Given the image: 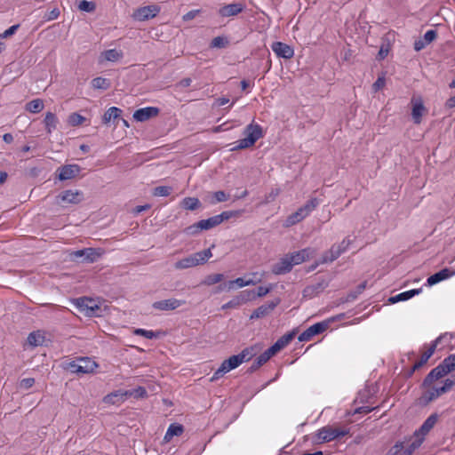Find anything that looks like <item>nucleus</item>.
Wrapping results in <instances>:
<instances>
[{
	"label": "nucleus",
	"mask_w": 455,
	"mask_h": 455,
	"mask_svg": "<svg viewBox=\"0 0 455 455\" xmlns=\"http://www.w3.org/2000/svg\"><path fill=\"white\" fill-rule=\"evenodd\" d=\"M182 208L194 211L196 210L200 205V201L196 197H185L180 203Z\"/></svg>",
	"instance_id": "obj_35"
},
{
	"label": "nucleus",
	"mask_w": 455,
	"mask_h": 455,
	"mask_svg": "<svg viewBox=\"0 0 455 455\" xmlns=\"http://www.w3.org/2000/svg\"><path fill=\"white\" fill-rule=\"evenodd\" d=\"M159 109L155 107H147L136 110L133 113V118L138 122H145L149 118L157 116Z\"/></svg>",
	"instance_id": "obj_19"
},
{
	"label": "nucleus",
	"mask_w": 455,
	"mask_h": 455,
	"mask_svg": "<svg viewBox=\"0 0 455 455\" xmlns=\"http://www.w3.org/2000/svg\"><path fill=\"white\" fill-rule=\"evenodd\" d=\"M44 123L48 132H52V130L57 126L58 119L53 113L48 112L45 116Z\"/></svg>",
	"instance_id": "obj_38"
},
{
	"label": "nucleus",
	"mask_w": 455,
	"mask_h": 455,
	"mask_svg": "<svg viewBox=\"0 0 455 455\" xmlns=\"http://www.w3.org/2000/svg\"><path fill=\"white\" fill-rule=\"evenodd\" d=\"M44 339V333L41 331H32L28 336V343L32 347H38L43 345Z\"/></svg>",
	"instance_id": "obj_29"
},
{
	"label": "nucleus",
	"mask_w": 455,
	"mask_h": 455,
	"mask_svg": "<svg viewBox=\"0 0 455 455\" xmlns=\"http://www.w3.org/2000/svg\"><path fill=\"white\" fill-rule=\"evenodd\" d=\"M35 384V379L26 378L20 380V387L22 389H28Z\"/></svg>",
	"instance_id": "obj_57"
},
{
	"label": "nucleus",
	"mask_w": 455,
	"mask_h": 455,
	"mask_svg": "<svg viewBox=\"0 0 455 455\" xmlns=\"http://www.w3.org/2000/svg\"><path fill=\"white\" fill-rule=\"evenodd\" d=\"M203 229L201 228V227L199 226V221L196 224H193L188 228H185L184 232L188 235H195L196 234H198L200 231H202Z\"/></svg>",
	"instance_id": "obj_54"
},
{
	"label": "nucleus",
	"mask_w": 455,
	"mask_h": 455,
	"mask_svg": "<svg viewBox=\"0 0 455 455\" xmlns=\"http://www.w3.org/2000/svg\"><path fill=\"white\" fill-rule=\"evenodd\" d=\"M447 374L448 372H446L445 369L440 363L427 375L423 380L422 386H428L433 381H443L442 379Z\"/></svg>",
	"instance_id": "obj_15"
},
{
	"label": "nucleus",
	"mask_w": 455,
	"mask_h": 455,
	"mask_svg": "<svg viewBox=\"0 0 455 455\" xmlns=\"http://www.w3.org/2000/svg\"><path fill=\"white\" fill-rule=\"evenodd\" d=\"M276 305H277V303H275V302L264 304V305L259 307L258 308H256L251 315L250 318L251 319L262 318V317L267 315L268 314H270V312L272 310H274V308L276 307Z\"/></svg>",
	"instance_id": "obj_27"
},
{
	"label": "nucleus",
	"mask_w": 455,
	"mask_h": 455,
	"mask_svg": "<svg viewBox=\"0 0 455 455\" xmlns=\"http://www.w3.org/2000/svg\"><path fill=\"white\" fill-rule=\"evenodd\" d=\"M235 285L238 288H243V287L246 286V284H245V278L238 277V278H236L235 280L229 281L227 283L228 290L230 291V290L235 289Z\"/></svg>",
	"instance_id": "obj_49"
},
{
	"label": "nucleus",
	"mask_w": 455,
	"mask_h": 455,
	"mask_svg": "<svg viewBox=\"0 0 455 455\" xmlns=\"http://www.w3.org/2000/svg\"><path fill=\"white\" fill-rule=\"evenodd\" d=\"M123 52L116 49H110L102 52V57L104 58V60L112 62L119 60L123 58Z\"/></svg>",
	"instance_id": "obj_33"
},
{
	"label": "nucleus",
	"mask_w": 455,
	"mask_h": 455,
	"mask_svg": "<svg viewBox=\"0 0 455 455\" xmlns=\"http://www.w3.org/2000/svg\"><path fill=\"white\" fill-rule=\"evenodd\" d=\"M243 134L245 137L235 141L232 150L248 148L253 146L258 140L263 137L262 128L257 124H250L247 125Z\"/></svg>",
	"instance_id": "obj_4"
},
{
	"label": "nucleus",
	"mask_w": 455,
	"mask_h": 455,
	"mask_svg": "<svg viewBox=\"0 0 455 455\" xmlns=\"http://www.w3.org/2000/svg\"><path fill=\"white\" fill-rule=\"evenodd\" d=\"M320 204V201L314 197V198H311L310 200H308L303 206H301L300 208H302V210L307 212V216L319 205Z\"/></svg>",
	"instance_id": "obj_41"
},
{
	"label": "nucleus",
	"mask_w": 455,
	"mask_h": 455,
	"mask_svg": "<svg viewBox=\"0 0 455 455\" xmlns=\"http://www.w3.org/2000/svg\"><path fill=\"white\" fill-rule=\"evenodd\" d=\"M84 120H85V118L77 113H72L68 116V123H69V124H71L73 126H77V125L82 124L84 122Z\"/></svg>",
	"instance_id": "obj_45"
},
{
	"label": "nucleus",
	"mask_w": 455,
	"mask_h": 455,
	"mask_svg": "<svg viewBox=\"0 0 455 455\" xmlns=\"http://www.w3.org/2000/svg\"><path fill=\"white\" fill-rule=\"evenodd\" d=\"M422 444V438L411 439L407 442L395 443L387 451V455H411Z\"/></svg>",
	"instance_id": "obj_6"
},
{
	"label": "nucleus",
	"mask_w": 455,
	"mask_h": 455,
	"mask_svg": "<svg viewBox=\"0 0 455 455\" xmlns=\"http://www.w3.org/2000/svg\"><path fill=\"white\" fill-rule=\"evenodd\" d=\"M243 10V5L240 3L226 4L219 9V14L221 17H232L239 14Z\"/></svg>",
	"instance_id": "obj_23"
},
{
	"label": "nucleus",
	"mask_w": 455,
	"mask_h": 455,
	"mask_svg": "<svg viewBox=\"0 0 455 455\" xmlns=\"http://www.w3.org/2000/svg\"><path fill=\"white\" fill-rule=\"evenodd\" d=\"M228 44L225 37L216 36L212 40L211 46L213 48H223Z\"/></svg>",
	"instance_id": "obj_52"
},
{
	"label": "nucleus",
	"mask_w": 455,
	"mask_h": 455,
	"mask_svg": "<svg viewBox=\"0 0 455 455\" xmlns=\"http://www.w3.org/2000/svg\"><path fill=\"white\" fill-rule=\"evenodd\" d=\"M212 256V253L211 249H206L177 260L174 263V268L177 270H182L196 267L205 263Z\"/></svg>",
	"instance_id": "obj_5"
},
{
	"label": "nucleus",
	"mask_w": 455,
	"mask_h": 455,
	"mask_svg": "<svg viewBox=\"0 0 455 455\" xmlns=\"http://www.w3.org/2000/svg\"><path fill=\"white\" fill-rule=\"evenodd\" d=\"M70 255L74 259L83 258V262L93 263L101 257L102 251L100 249L95 248H85L83 250L75 251Z\"/></svg>",
	"instance_id": "obj_10"
},
{
	"label": "nucleus",
	"mask_w": 455,
	"mask_h": 455,
	"mask_svg": "<svg viewBox=\"0 0 455 455\" xmlns=\"http://www.w3.org/2000/svg\"><path fill=\"white\" fill-rule=\"evenodd\" d=\"M281 192V189L276 188H272L271 191L266 195L265 196V199H264V204H269L273 201L275 200V198L279 196Z\"/></svg>",
	"instance_id": "obj_51"
},
{
	"label": "nucleus",
	"mask_w": 455,
	"mask_h": 455,
	"mask_svg": "<svg viewBox=\"0 0 455 455\" xmlns=\"http://www.w3.org/2000/svg\"><path fill=\"white\" fill-rule=\"evenodd\" d=\"M78 8L81 11L92 12L95 10L96 5L93 2L83 0L78 4Z\"/></svg>",
	"instance_id": "obj_46"
},
{
	"label": "nucleus",
	"mask_w": 455,
	"mask_h": 455,
	"mask_svg": "<svg viewBox=\"0 0 455 455\" xmlns=\"http://www.w3.org/2000/svg\"><path fill=\"white\" fill-rule=\"evenodd\" d=\"M452 335L451 334H448V333H444V334H442L440 335L436 339H435L432 344L430 345V347L425 351L422 353L421 356H420V359L419 361H417L414 365L412 366V369H411V374L420 369L425 363H427V362L428 361V359L433 355V354L435 353L438 344L444 339H448L449 341H451L452 339Z\"/></svg>",
	"instance_id": "obj_8"
},
{
	"label": "nucleus",
	"mask_w": 455,
	"mask_h": 455,
	"mask_svg": "<svg viewBox=\"0 0 455 455\" xmlns=\"http://www.w3.org/2000/svg\"><path fill=\"white\" fill-rule=\"evenodd\" d=\"M365 287H366L365 282L359 284L355 291L348 294L347 300L355 299L357 298V296L363 292V291L365 289Z\"/></svg>",
	"instance_id": "obj_55"
},
{
	"label": "nucleus",
	"mask_w": 455,
	"mask_h": 455,
	"mask_svg": "<svg viewBox=\"0 0 455 455\" xmlns=\"http://www.w3.org/2000/svg\"><path fill=\"white\" fill-rule=\"evenodd\" d=\"M455 275V269H451V268H443L442 270H440L439 272L437 273H435L434 275H430L427 279V283L429 285V286H432V285H435L443 280H446L451 276H453Z\"/></svg>",
	"instance_id": "obj_18"
},
{
	"label": "nucleus",
	"mask_w": 455,
	"mask_h": 455,
	"mask_svg": "<svg viewBox=\"0 0 455 455\" xmlns=\"http://www.w3.org/2000/svg\"><path fill=\"white\" fill-rule=\"evenodd\" d=\"M213 197L215 199L214 203H221L227 201L229 196L226 194L224 191L220 190L213 194Z\"/></svg>",
	"instance_id": "obj_56"
},
{
	"label": "nucleus",
	"mask_w": 455,
	"mask_h": 455,
	"mask_svg": "<svg viewBox=\"0 0 455 455\" xmlns=\"http://www.w3.org/2000/svg\"><path fill=\"white\" fill-rule=\"evenodd\" d=\"M349 434L347 428L333 427L325 426L320 428L316 433V438L319 443H329L335 439L341 438Z\"/></svg>",
	"instance_id": "obj_7"
},
{
	"label": "nucleus",
	"mask_w": 455,
	"mask_h": 455,
	"mask_svg": "<svg viewBox=\"0 0 455 455\" xmlns=\"http://www.w3.org/2000/svg\"><path fill=\"white\" fill-rule=\"evenodd\" d=\"M18 28H19V25L11 26L8 29H6L3 33L2 36L4 38H7V37L12 36L17 31Z\"/></svg>",
	"instance_id": "obj_64"
},
{
	"label": "nucleus",
	"mask_w": 455,
	"mask_h": 455,
	"mask_svg": "<svg viewBox=\"0 0 455 455\" xmlns=\"http://www.w3.org/2000/svg\"><path fill=\"white\" fill-rule=\"evenodd\" d=\"M441 365L445 369L446 372L450 373L455 371V354L449 355L446 357L442 363Z\"/></svg>",
	"instance_id": "obj_40"
},
{
	"label": "nucleus",
	"mask_w": 455,
	"mask_h": 455,
	"mask_svg": "<svg viewBox=\"0 0 455 455\" xmlns=\"http://www.w3.org/2000/svg\"><path fill=\"white\" fill-rule=\"evenodd\" d=\"M44 108V101L40 99L31 100L27 104V110L31 113H39Z\"/></svg>",
	"instance_id": "obj_37"
},
{
	"label": "nucleus",
	"mask_w": 455,
	"mask_h": 455,
	"mask_svg": "<svg viewBox=\"0 0 455 455\" xmlns=\"http://www.w3.org/2000/svg\"><path fill=\"white\" fill-rule=\"evenodd\" d=\"M98 363L90 357H77L64 363V369L71 373L90 374L98 368Z\"/></svg>",
	"instance_id": "obj_3"
},
{
	"label": "nucleus",
	"mask_w": 455,
	"mask_h": 455,
	"mask_svg": "<svg viewBox=\"0 0 455 455\" xmlns=\"http://www.w3.org/2000/svg\"><path fill=\"white\" fill-rule=\"evenodd\" d=\"M302 220L299 218V215H297V212H293L292 214L289 215L285 221H284V226L289 228V227H291L299 222H300Z\"/></svg>",
	"instance_id": "obj_50"
},
{
	"label": "nucleus",
	"mask_w": 455,
	"mask_h": 455,
	"mask_svg": "<svg viewBox=\"0 0 455 455\" xmlns=\"http://www.w3.org/2000/svg\"><path fill=\"white\" fill-rule=\"evenodd\" d=\"M76 305L82 311H85L88 315H94L100 309L95 300L89 298L77 299Z\"/></svg>",
	"instance_id": "obj_20"
},
{
	"label": "nucleus",
	"mask_w": 455,
	"mask_h": 455,
	"mask_svg": "<svg viewBox=\"0 0 455 455\" xmlns=\"http://www.w3.org/2000/svg\"><path fill=\"white\" fill-rule=\"evenodd\" d=\"M327 287V283L324 280L321 282L315 283L311 285H307L303 290V297L307 299H312L317 296L319 293L323 291V290Z\"/></svg>",
	"instance_id": "obj_22"
},
{
	"label": "nucleus",
	"mask_w": 455,
	"mask_h": 455,
	"mask_svg": "<svg viewBox=\"0 0 455 455\" xmlns=\"http://www.w3.org/2000/svg\"><path fill=\"white\" fill-rule=\"evenodd\" d=\"M122 110L116 107L109 108L103 116V123L108 124L111 120H116L120 116Z\"/></svg>",
	"instance_id": "obj_34"
},
{
	"label": "nucleus",
	"mask_w": 455,
	"mask_h": 455,
	"mask_svg": "<svg viewBox=\"0 0 455 455\" xmlns=\"http://www.w3.org/2000/svg\"><path fill=\"white\" fill-rule=\"evenodd\" d=\"M292 268L291 261L288 254L284 255L277 263L272 267V272L275 275H283L289 273Z\"/></svg>",
	"instance_id": "obj_21"
},
{
	"label": "nucleus",
	"mask_w": 455,
	"mask_h": 455,
	"mask_svg": "<svg viewBox=\"0 0 455 455\" xmlns=\"http://www.w3.org/2000/svg\"><path fill=\"white\" fill-rule=\"evenodd\" d=\"M80 172V167L77 164H70L63 166L59 174L60 180H67L74 178Z\"/></svg>",
	"instance_id": "obj_26"
},
{
	"label": "nucleus",
	"mask_w": 455,
	"mask_h": 455,
	"mask_svg": "<svg viewBox=\"0 0 455 455\" xmlns=\"http://www.w3.org/2000/svg\"><path fill=\"white\" fill-rule=\"evenodd\" d=\"M455 385V380L446 379L443 381L432 382L428 386H422L425 391L420 397L421 403L427 404L443 394L449 392Z\"/></svg>",
	"instance_id": "obj_1"
},
{
	"label": "nucleus",
	"mask_w": 455,
	"mask_h": 455,
	"mask_svg": "<svg viewBox=\"0 0 455 455\" xmlns=\"http://www.w3.org/2000/svg\"><path fill=\"white\" fill-rule=\"evenodd\" d=\"M84 195L79 190L68 189L60 193L57 196V203L62 206L68 204H76L82 202Z\"/></svg>",
	"instance_id": "obj_9"
},
{
	"label": "nucleus",
	"mask_w": 455,
	"mask_h": 455,
	"mask_svg": "<svg viewBox=\"0 0 455 455\" xmlns=\"http://www.w3.org/2000/svg\"><path fill=\"white\" fill-rule=\"evenodd\" d=\"M133 333L136 334V335H139V336H143V337H145L147 339H155V338H156L158 336L153 331L145 330V329H140V328L139 329H135Z\"/></svg>",
	"instance_id": "obj_48"
},
{
	"label": "nucleus",
	"mask_w": 455,
	"mask_h": 455,
	"mask_svg": "<svg viewBox=\"0 0 455 455\" xmlns=\"http://www.w3.org/2000/svg\"><path fill=\"white\" fill-rule=\"evenodd\" d=\"M129 393H132V395L135 397H144L147 395L146 389L142 387H139L132 391H129Z\"/></svg>",
	"instance_id": "obj_62"
},
{
	"label": "nucleus",
	"mask_w": 455,
	"mask_h": 455,
	"mask_svg": "<svg viewBox=\"0 0 455 455\" xmlns=\"http://www.w3.org/2000/svg\"><path fill=\"white\" fill-rule=\"evenodd\" d=\"M132 393H129V391L116 390L107 395L103 398V402L108 404H116L122 403L125 400L127 396H132Z\"/></svg>",
	"instance_id": "obj_24"
},
{
	"label": "nucleus",
	"mask_w": 455,
	"mask_h": 455,
	"mask_svg": "<svg viewBox=\"0 0 455 455\" xmlns=\"http://www.w3.org/2000/svg\"><path fill=\"white\" fill-rule=\"evenodd\" d=\"M437 33L435 30H427L424 35V41L428 44L436 38Z\"/></svg>",
	"instance_id": "obj_58"
},
{
	"label": "nucleus",
	"mask_w": 455,
	"mask_h": 455,
	"mask_svg": "<svg viewBox=\"0 0 455 455\" xmlns=\"http://www.w3.org/2000/svg\"><path fill=\"white\" fill-rule=\"evenodd\" d=\"M254 299V291L246 290L239 293L236 297L232 299L228 303L222 306L223 309L231 308V307H238L242 304L246 303L247 301Z\"/></svg>",
	"instance_id": "obj_11"
},
{
	"label": "nucleus",
	"mask_w": 455,
	"mask_h": 455,
	"mask_svg": "<svg viewBox=\"0 0 455 455\" xmlns=\"http://www.w3.org/2000/svg\"><path fill=\"white\" fill-rule=\"evenodd\" d=\"M172 192V188L167 186H159L155 188L154 196H168Z\"/></svg>",
	"instance_id": "obj_47"
},
{
	"label": "nucleus",
	"mask_w": 455,
	"mask_h": 455,
	"mask_svg": "<svg viewBox=\"0 0 455 455\" xmlns=\"http://www.w3.org/2000/svg\"><path fill=\"white\" fill-rule=\"evenodd\" d=\"M290 260L291 261L292 267L299 265L308 259L311 256V249L305 248L299 251L288 254Z\"/></svg>",
	"instance_id": "obj_25"
},
{
	"label": "nucleus",
	"mask_w": 455,
	"mask_h": 455,
	"mask_svg": "<svg viewBox=\"0 0 455 455\" xmlns=\"http://www.w3.org/2000/svg\"><path fill=\"white\" fill-rule=\"evenodd\" d=\"M243 213V210H236V211H226L219 214V217L221 219V222L224 220H228L231 218H239Z\"/></svg>",
	"instance_id": "obj_42"
},
{
	"label": "nucleus",
	"mask_w": 455,
	"mask_h": 455,
	"mask_svg": "<svg viewBox=\"0 0 455 455\" xmlns=\"http://www.w3.org/2000/svg\"><path fill=\"white\" fill-rule=\"evenodd\" d=\"M340 255V250L339 248H336V246L333 244L329 251L324 252V254L322 257V259L320 260V263L324 264L328 262H332L335 259H337Z\"/></svg>",
	"instance_id": "obj_30"
},
{
	"label": "nucleus",
	"mask_w": 455,
	"mask_h": 455,
	"mask_svg": "<svg viewBox=\"0 0 455 455\" xmlns=\"http://www.w3.org/2000/svg\"><path fill=\"white\" fill-rule=\"evenodd\" d=\"M420 292H421V289H412L410 291L401 292L395 296L390 297L389 301L391 303L405 301V300L411 299L413 296L419 294Z\"/></svg>",
	"instance_id": "obj_28"
},
{
	"label": "nucleus",
	"mask_w": 455,
	"mask_h": 455,
	"mask_svg": "<svg viewBox=\"0 0 455 455\" xmlns=\"http://www.w3.org/2000/svg\"><path fill=\"white\" fill-rule=\"evenodd\" d=\"M252 356V353L249 348L243 349L240 354L230 356L228 359L224 360L220 368L215 371L211 378V381H214L223 377L231 370L237 368L240 364L249 361Z\"/></svg>",
	"instance_id": "obj_2"
},
{
	"label": "nucleus",
	"mask_w": 455,
	"mask_h": 455,
	"mask_svg": "<svg viewBox=\"0 0 455 455\" xmlns=\"http://www.w3.org/2000/svg\"><path fill=\"white\" fill-rule=\"evenodd\" d=\"M158 9L154 5L144 6L137 9L132 17L140 21L154 18L157 14Z\"/></svg>",
	"instance_id": "obj_14"
},
{
	"label": "nucleus",
	"mask_w": 455,
	"mask_h": 455,
	"mask_svg": "<svg viewBox=\"0 0 455 455\" xmlns=\"http://www.w3.org/2000/svg\"><path fill=\"white\" fill-rule=\"evenodd\" d=\"M251 275L252 276L251 278L245 279L246 286L255 285V284L260 283L262 281L263 277L265 276V273L264 272H262V273L255 272V273L251 274Z\"/></svg>",
	"instance_id": "obj_44"
},
{
	"label": "nucleus",
	"mask_w": 455,
	"mask_h": 455,
	"mask_svg": "<svg viewBox=\"0 0 455 455\" xmlns=\"http://www.w3.org/2000/svg\"><path fill=\"white\" fill-rule=\"evenodd\" d=\"M92 86L98 90H108L111 86V83L108 79L99 76L92 79Z\"/></svg>",
	"instance_id": "obj_36"
},
{
	"label": "nucleus",
	"mask_w": 455,
	"mask_h": 455,
	"mask_svg": "<svg viewBox=\"0 0 455 455\" xmlns=\"http://www.w3.org/2000/svg\"><path fill=\"white\" fill-rule=\"evenodd\" d=\"M437 421L436 415H430L422 424L420 428L414 433V436L411 439L422 438L424 441L425 435L434 427Z\"/></svg>",
	"instance_id": "obj_16"
},
{
	"label": "nucleus",
	"mask_w": 455,
	"mask_h": 455,
	"mask_svg": "<svg viewBox=\"0 0 455 455\" xmlns=\"http://www.w3.org/2000/svg\"><path fill=\"white\" fill-rule=\"evenodd\" d=\"M271 48L272 51L280 58L291 59L294 55L293 49L290 45L282 42L273 43Z\"/></svg>",
	"instance_id": "obj_17"
},
{
	"label": "nucleus",
	"mask_w": 455,
	"mask_h": 455,
	"mask_svg": "<svg viewBox=\"0 0 455 455\" xmlns=\"http://www.w3.org/2000/svg\"><path fill=\"white\" fill-rule=\"evenodd\" d=\"M329 326L328 322H320L311 325L309 328L310 331L314 334V336L323 332Z\"/></svg>",
	"instance_id": "obj_43"
},
{
	"label": "nucleus",
	"mask_w": 455,
	"mask_h": 455,
	"mask_svg": "<svg viewBox=\"0 0 455 455\" xmlns=\"http://www.w3.org/2000/svg\"><path fill=\"white\" fill-rule=\"evenodd\" d=\"M60 16V10L58 8H53L50 12H45L44 15V19L46 21H51L58 19Z\"/></svg>",
	"instance_id": "obj_53"
},
{
	"label": "nucleus",
	"mask_w": 455,
	"mask_h": 455,
	"mask_svg": "<svg viewBox=\"0 0 455 455\" xmlns=\"http://www.w3.org/2000/svg\"><path fill=\"white\" fill-rule=\"evenodd\" d=\"M412 104V111H411V116L413 119V122L416 124H419L421 123V119L423 115L427 113V108H425L423 101L420 98H413L411 100Z\"/></svg>",
	"instance_id": "obj_13"
},
{
	"label": "nucleus",
	"mask_w": 455,
	"mask_h": 455,
	"mask_svg": "<svg viewBox=\"0 0 455 455\" xmlns=\"http://www.w3.org/2000/svg\"><path fill=\"white\" fill-rule=\"evenodd\" d=\"M183 433V427L179 424H171L164 435V440L170 442L173 436H179Z\"/></svg>",
	"instance_id": "obj_31"
},
{
	"label": "nucleus",
	"mask_w": 455,
	"mask_h": 455,
	"mask_svg": "<svg viewBox=\"0 0 455 455\" xmlns=\"http://www.w3.org/2000/svg\"><path fill=\"white\" fill-rule=\"evenodd\" d=\"M269 291H270L269 287L259 286L257 289V293L254 292V298L263 297V296L267 295Z\"/></svg>",
	"instance_id": "obj_63"
},
{
	"label": "nucleus",
	"mask_w": 455,
	"mask_h": 455,
	"mask_svg": "<svg viewBox=\"0 0 455 455\" xmlns=\"http://www.w3.org/2000/svg\"><path fill=\"white\" fill-rule=\"evenodd\" d=\"M350 239L349 238H345L342 240V242L339 244H334L336 246V248H339L340 250V252L341 254L344 253L347 248L349 247L350 245Z\"/></svg>",
	"instance_id": "obj_59"
},
{
	"label": "nucleus",
	"mask_w": 455,
	"mask_h": 455,
	"mask_svg": "<svg viewBox=\"0 0 455 455\" xmlns=\"http://www.w3.org/2000/svg\"><path fill=\"white\" fill-rule=\"evenodd\" d=\"M185 304V300L171 298L168 299L156 301L152 304L153 308L161 311L174 310Z\"/></svg>",
	"instance_id": "obj_12"
},
{
	"label": "nucleus",
	"mask_w": 455,
	"mask_h": 455,
	"mask_svg": "<svg viewBox=\"0 0 455 455\" xmlns=\"http://www.w3.org/2000/svg\"><path fill=\"white\" fill-rule=\"evenodd\" d=\"M224 279L223 274H212L207 275L203 281V284L211 286L221 282Z\"/></svg>",
	"instance_id": "obj_39"
},
{
	"label": "nucleus",
	"mask_w": 455,
	"mask_h": 455,
	"mask_svg": "<svg viewBox=\"0 0 455 455\" xmlns=\"http://www.w3.org/2000/svg\"><path fill=\"white\" fill-rule=\"evenodd\" d=\"M221 223V219L219 215L212 216L206 220H202L199 221V226L203 230L211 229Z\"/></svg>",
	"instance_id": "obj_32"
},
{
	"label": "nucleus",
	"mask_w": 455,
	"mask_h": 455,
	"mask_svg": "<svg viewBox=\"0 0 455 455\" xmlns=\"http://www.w3.org/2000/svg\"><path fill=\"white\" fill-rule=\"evenodd\" d=\"M314 337V334L310 331L309 328L304 331L299 336V341H308Z\"/></svg>",
	"instance_id": "obj_60"
},
{
	"label": "nucleus",
	"mask_w": 455,
	"mask_h": 455,
	"mask_svg": "<svg viewBox=\"0 0 455 455\" xmlns=\"http://www.w3.org/2000/svg\"><path fill=\"white\" fill-rule=\"evenodd\" d=\"M200 13V10H191L183 15V20L188 21L195 19Z\"/></svg>",
	"instance_id": "obj_61"
}]
</instances>
